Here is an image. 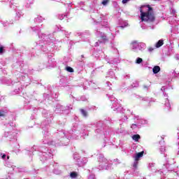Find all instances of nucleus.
I'll list each match as a JSON object with an SVG mask.
<instances>
[{
  "label": "nucleus",
  "instance_id": "nucleus-25",
  "mask_svg": "<svg viewBox=\"0 0 179 179\" xmlns=\"http://www.w3.org/2000/svg\"><path fill=\"white\" fill-rule=\"evenodd\" d=\"M5 157H6V155L3 154V155L1 156V158H2V159H5Z\"/></svg>",
  "mask_w": 179,
  "mask_h": 179
},
{
  "label": "nucleus",
  "instance_id": "nucleus-26",
  "mask_svg": "<svg viewBox=\"0 0 179 179\" xmlns=\"http://www.w3.org/2000/svg\"><path fill=\"white\" fill-rule=\"evenodd\" d=\"M127 26H128V23H126V24L124 25V27H127Z\"/></svg>",
  "mask_w": 179,
  "mask_h": 179
},
{
  "label": "nucleus",
  "instance_id": "nucleus-28",
  "mask_svg": "<svg viewBox=\"0 0 179 179\" xmlns=\"http://www.w3.org/2000/svg\"><path fill=\"white\" fill-rule=\"evenodd\" d=\"M96 45H99V42H96Z\"/></svg>",
  "mask_w": 179,
  "mask_h": 179
},
{
  "label": "nucleus",
  "instance_id": "nucleus-29",
  "mask_svg": "<svg viewBox=\"0 0 179 179\" xmlns=\"http://www.w3.org/2000/svg\"><path fill=\"white\" fill-rule=\"evenodd\" d=\"M120 27H122V29H124V26H121Z\"/></svg>",
  "mask_w": 179,
  "mask_h": 179
},
{
  "label": "nucleus",
  "instance_id": "nucleus-7",
  "mask_svg": "<svg viewBox=\"0 0 179 179\" xmlns=\"http://www.w3.org/2000/svg\"><path fill=\"white\" fill-rule=\"evenodd\" d=\"M163 44H164V41H163V39H161L155 44V47L156 48H160V47H162Z\"/></svg>",
  "mask_w": 179,
  "mask_h": 179
},
{
  "label": "nucleus",
  "instance_id": "nucleus-5",
  "mask_svg": "<svg viewBox=\"0 0 179 179\" xmlns=\"http://www.w3.org/2000/svg\"><path fill=\"white\" fill-rule=\"evenodd\" d=\"M143 153H145L143 151L137 153L135 157H134V160L135 162H138L139 159H141V157H143Z\"/></svg>",
  "mask_w": 179,
  "mask_h": 179
},
{
  "label": "nucleus",
  "instance_id": "nucleus-14",
  "mask_svg": "<svg viewBox=\"0 0 179 179\" xmlns=\"http://www.w3.org/2000/svg\"><path fill=\"white\" fill-rule=\"evenodd\" d=\"M66 70L67 71V72H73V69H72L71 67L67 66L66 68Z\"/></svg>",
  "mask_w": 179,
  "mask_h": 179
},
{
  "label": "nucleus",
  "instance_id": "nucleus-3",
  "mask_svg": "<svg viewBox=\"0 0 179 179\" xmlns=\"http://www.w3.org/2000/svg\"><path fill=\"white\" fill-rule=\"evenodd\" d=\"M98 38L99 39V43H106L107 41V37H106V35L103 33H99L98 34Z\"/></svg>",
  "mask_w": 179,
  "mask_h": 179
},
{
  "label": "nucleus",
  "instance_id": "nucleus-6",
  "mask_svg": "<svg viewBox=\"0 0 179 179\" xmlns=\"http://www.w3.org/2000/svg\"><path fill=\"white\" fill-rule=\"evenodd\" d=\"M145 48H146V44H145L144 43H138V50L140 51H143V50H145Z\"/></svg>",
  "mask_w": 179,
  "mask_h": 179
},
{
  "label": "nucleus",
  "instance_id": "nucleus-2",
  "mask_svg": "<svg viewBox=\"0 0 179 179\" xmlns=\"http://www.w3.org/2000/svg\"><path fill=\"white\" fill-rule=\"evenodd\" d=\"M99 170H110L111 169V165L108 164V160L103 156L99 157Z\"/></svg>",
  "mask_w": 179,
  "mask_h": 179
},
{
  "label": "nucleus",
  "instance_id": "nucleus-9",
  "mask_svg": "<svg viewBox=\"0 0 179 179\" xmlns=\"http://www.w3.org/2000/svg\"><path fill=\"white\" fill-rule=\"evenodd\" d=\"M140 138L141 136H139V134H136L132 136L133 141H135L136 142H138V141H139Z\"/></svg>",
  "mask_w": 179,
  "mask_h": 179
},
{
  "label": "nucleus",
  "instance_id": "nucleus-13",
  "mask_svg": "<svg viewBox=\"0 0 179 179\" xmlns=\"http://www.w3.org/2000/svg\"><path fill=\"white\" fill-rule=\"evenodd\" d=\"M159 150L161 153H164V152H166V148H164V146H161Z\"/></svg>",
  "mask_w": 179,
  "mask_h": 179
},
{
  "label": "nucleus",
  "instance_id": "nucleus-32",
  "mask_svg": "<svg viewBox=\"0 0 179 179\" xmlns=\"http://www.w3.org/2000/svg\"><path fill=\"white\" fill-rule=\"evenodd\" d=\"M153 1H157V0H153Z\"/></svg>",
  "mask_w": 179,
  "mask_h": 179
},
{
  "label": "nucleus",
  "instance_id": "nucleus-8",
  "mask_svg": "<svg viewBox=\"0 0 179 179\" xmlns=\"http://www.w3.org/2000/svg\"><path fill=\"white\" fill-rule=\"evenodd\" d=\"M152 72L153 73H159V72H160V66H154V68L152 69Z\"/></svg>",
  "mask_w": 179,
  "mask_h": 179
},
{
  "label": "nucleus",
  "instance_id": "nucleus-17",
  "mask_svg": "<svg viewBox=\"0 0 179 179\" xmlns=\"http://www.w3.org/2000/svg\"><path fill=\"white\" fill-rule=\"evenodd\" d=\"M166 107H167V108H169L170 107V101H169V100L166 101V103H165Z\"/></svg>",
  "mask_w": 179,
  "mask_h": 179
},
{
  "label": "nucleus",
  "instance_id": "nucleus-18",
  "mask_svg": "<svg viewBox=\"0 0 179 179\" xmlns=\"http://www.w3.org/2000/svg\"><path fill=\"white\" fill-rule=\"evenodd\" d=\"M108 3V0H103V1H102V5H106V3Z\"/></svg>",
  "mask_w": 179,
  "mask_h": 179
},
{
  "label": "nucleus",
  "instance_id": "nucleus-20",
  "mask_svg": "<svg viewBox=\"0 0 179 179\" xmlns=\"http://www.w3.org/2000/svg\"><path fill=\"white\" fill-rule=\"evenodd\" d=\"M153 50H155L153 48H148L149 52H152V51H153Z\"/></svg>",
  "mask_w": 179,
  "mask_h": 179
},
{
  "label": "nucleus",
  "instance_id": "nucleus-30",
  "mask_svg": "<svg viewBox=\"0 0 179 179\" xmlns=\"http://www.w3.org/2000/svg\"><path fill=\"white\" fill-rule=\"evenodd\" d=\"M161 90H163V87L161 89Z\"/></svg>",
  "mask_w": 179,
  "mask_h": 179
},
{
  "label": "nucleus",
  "instance_id": "nucleus-21",
  "mask_svg": "<svg viewBox=\"0 0 179 179\" xmlns=\"http://www.w3.org/2000/svg\"><path fill=\"white\" fill-rule=\"evenodd\" d=\"M138 166V161H135L134 164V167H136Z\"/></svg>",
  "mask_w": 179,
  "mask_h": 179
},
{
  "label": "nucleus",
  "instance_id": "nucleus-1",
  "mask_svg": "<svg viewBox=\"0 0 179 179\" xmlns=\"http://www.w3.org/2000/svg\"><path fill=\"white\" fill-rule=\"evenodd\" d=\"M139 10L141 23L143 22L146 23H153V22H155L156 17L155 16L153 8H152L150 6H141Z\"/></svg>",
  "mask_w": 179,
  "mask_h": 179
},
{
  "label": "nucleus",
  "instance_id": "nucleus-22",
  "mask_svg": "<svg viewBox=\"0 0 179 179\" xmlns=\"http://www.w3.org/2000/svg\"><path fill=\"white\" fill-rule=\"evenodd\" d=\"M128 1H129V0H122V3H127V2H128Z\"/></svg>",
  "mask_w": 179,
  "mask_h": 179
},
{
  "label": "nucleus",
  "instance_id": "nucleus-27",
  "mask_svg": "<svg viewBox=\"0 0 179 179\" xmlns=\"http://www.w3.org/2000/svg\"><path fill=\"white\" fill-rule=\"evenodd\" d=\"M35 20L37 22L38 20V18H36Z\"/></svg>",
  "mask_w": 179,
  "mask_h": 179
},
{
  "label": "nucleus",
  "instance_id": "nucleus-24",
  "mask_svg": "<svg viewBox=\"0 0 179 179\" xmlns=\"http://www.w3.org/2000/svg\"><path fill=\"white\" fill-rule=\"evenodd\" d=\"M176 59L179 60V55H176Z\"/></svg>",
  "mask_w": 179,
  "mask_h": 179
},
{
  "label": "nucleus",
  "instance_id": "nucleus-4",
  "mask_svg": "<svg viewBox=\"0 0 179 179\" xmlns=\"http://www.w3.org/2000/svg\"><path fill=\"white\" fill-rule=\"evenodd\" d=\"M131 48L133 51H138L139 48V43L137 41H134L131 43Z\"/></svg>",
  "mask_w": 179,
  "mask_h": 179
},
{
  "label": "nucleus",
  "instance_id": "nucleus-23",
  "mask_svg": "<svg viewBox=\"0 0 179 179\" xmlns=\"http://www.w3.org/2000/svg\"><path fill=\"white\" fill-rule=\"evenodd\" d=\"M3 52V48H0V54H2Z\"/></svg>",
  "mask_w": 179,
  "mask_h": 179
},
{
  "label": "nucleus",
  "instance_id": "nucleus-15",
  "mask_svg": "<svg viewBox=\"0 0 179 179\" xmlns=\"http://www.w3.org/2000/svg\"><path fill=\"white\" fill-rule=\"evenodd\" d=\"M64 18H65V15L62 14L59 15V19H60V20H62Z\"/></svg>",
  "mask_w": 179,
  "mask_h": 179
},
{
  "label": "nucleus",
  "instance_id": "nucleus-10",
  "mask_svg": "<svg viewBox=\"0 0 179 179\" xmlns=\"http://www.w3.org/2000/svg\"><path fill=\"white\" fill-rule=\"evenodd\" d=\"M70 177L71 178H76L78 177V173H76V172H72L70 174Z\"/></svg>",
  "mask_w": 179,
  "mask_h": 179
},
{
  "label": "nucleus",
  "instance_id": "nucleus-12",
  "mask_svg": "<svg viewBox=\"0 0 179 179\" xmlns=\"http://www.w3.org/2000/svg\"><path fill=\"white\" fill-rule=\"evenodd\" d=\"M80 111H81V114H83L84 117H87V113L86 112V110L81 109Z\"/></svg>",
  "mask_w": 179,
  "mask_h": 179
},
{
  "label": "nucleus",
  "instance_id": "nucleus-31",
  "mask_svg": "<svg viewBox=\"0 0 179 179\" xmlns=\"http://www.w3.org/2000/svg\"><path fill=\"white\" fill-rule=\"evenodd\" d=\"M13 167V166H12Z\"/></svg>",
  "mask_w": 179,
  "mask_h": 179
},
{
  "label": "nucleus",
  "instance_id": "nucleus-11",
  "mask_svg": "<svg viewBox=\"0 0 179 179\" xmlns=\"http://www.w3.org/2000/svg\"><path fill=\"white\" fill-rule=\"evenodd\" d=\"M143 61L142 58L138 57L136 60V64H142Z\"/></svg>",
  "mask_w": 179,
  "mask_h": 179
},
{
  "label": "nucleus",
  "instance_id": "nucleus-16",
  "mask_svg": "<svg viewBox=\"0 0 179 179\" xmlns=\"http://www.w3.org/2000/svg\"><path fill=\"white\" fill-rule=\"evenodd\" d=\"M131 128L132 129H136L138 128V125L135 124H133L131 126Z\"/></svg>",
  "mask_w": 179,
  "mask_h": 179
},
{
  "label": "nucleus",
  "instance_id": "nucleus-19",
  "mask_svg": "<svg viewBox=\"0 0 179 179\" xmlns=\"http://www.w3.org/2000/svg\"><path fill=\"white\" fill-rule=\"evenodd\" d=\"M5 115V113L2 110H0V117H3Z\"/></svg>",
  "mask_w": 179,
  "mask_h": 179
}]
</instances>
